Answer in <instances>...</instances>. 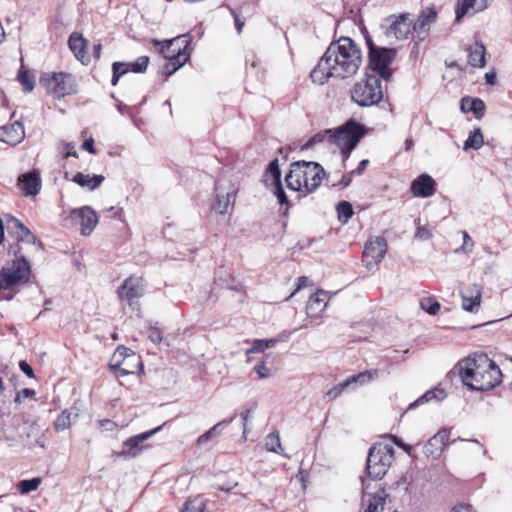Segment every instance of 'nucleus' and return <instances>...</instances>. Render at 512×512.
I'll return each instance as SVG.
<instances>
[{"instance_id":"nucleus-1","label":"nucleus","mask_w":512,"mask_h":512,"mask_svg":"<svg viewBox=\"0 0 512 512\" xmlns=\"http://www.w3.org/2000/svg\"><path fill=\"white\" fill-rule=\"evenodd\" d=\"M361 63L358 45L349 37H341L329 45L310 77L314 83L323 85L330 77L344 79L355 75Z\"/></svg>"},{"instance_id":"nucleus-2","label":"nucleus","mask_w":512,"mask_h":512,"mask_svg":"<svg viewBox=\"0 0 512 512\" xmlns=\"http://www.w3.org/2000/svg\"><path fill=\"white\" fill-rule=\"evenodd\" d=\"M459 375L463 384L475 391L493 389L502 381L500 368L485 354L468 357L460 362Z\"/></svg>"},{"instance_id":"nucleus-3","label":"nucleus","mask_w":512,"mask_h":512,"mask_svg":"<svg viewBox=\"0 0 512 512\" xmlns=\"http://www.w3.org/2000/svg\"><path fill=\"white\" fill-rule=\"evenodd\" d=\"M363 135L364 130L361 125L354 121H348L335 130L326 129L315 134L308 141L307 145L311 146L316 143L325 142L329 146L339 148L344 158L347 159L349 153L356 147Z\"/></svg>"},{"instance_id":"nucleus-4","label":"nucleus","mask_w":512,"mask_h":512,"mask_svg":"<svg viewBox=\"0 0 512 512\" xmlns=\"http://www.w3.org/2000/svg\"><path fill=\"white\" fill-rule=\"evenodd\" d=\"M323 175L324 170L318 163L296 161L290 165L285 182L287 187L293 191L310 193L321 185Z\"/></svg>"},{"instance_id":"nucleus-5","label":"nucleus","mask_w":512,"mask_h":512,"mask_svg":"<svg viewBox=\"0 0 512 512\" xmlns=\"http://www.w3.org/2000/svg\"><path fill=\"white\" fill-rule=\"evenodd\" d=\"M154 43L157 45L162 44L161 51L166 58V63L162 68V73L167 77L181 68L190 57L188 52L190 38L188 35L178 36L174 39L165 40L163 42L155 40Z\"/></svg>"},{"instance_id":"nucleus-6","label":"nucleus","mask_w":512,"mask_h":512,"mask_svg":"<svg viewBox=\"0 0 512 512\" xmlns=\"http://www.w3.org/2000/svg\"><path fill=\"white\" fill-rule=\"evenodd\" d=\"M351 97L361 107H370L378 104L383 98L381 78L378 75L367 74L364 79L354 85Z\"/></svg>"},{"instance_id":"nucleus-7","label":"nucleus","mask_w":512,"mask_h":512,"mask_svg":"<svg viewBox=\"0 0 512 512\" xmlns=\"http://www.w3.org/2000/svg\"><path fill=\"white\" fill-rule=\"evenodd\" d=\"M40 84L55 98L75 94L78 88L75 77L66 72L44 73L40 77Z\"/></svg>"},{"instance_id":"nucleus-8","label":"nucleus","mask_w":512,"mask_h":512,"mask_svg":"<svg viewBox=\"0 0 512 512\" xmlns=\"http://www.w3.org/2000/svg\"><path fill=\"white\" fill-rule=\"evenodd\" d=\"M394 458V450L387 444H377L370 448L367 457V472L373 480L381 479L388 471Z\"/></svg>"},{"instance_id":"nucleus-9","label":"nucleus","mask_w":512,"mask_h":512,"mask_svg":"<svg viewBox=\"0 0 512 512\" xmlns=\"http://www.w3.org/2000/svg\"><path fill=\"white\" fill-rule=\"evenodd\" d=\"M369 48V66L378 73V76L385 81H389L392 77V70L389 68L390 64L396 56V50L392 48H380L367 39Z\"/></svg>"},{"instance_id":"nucleus-10","label":"nucleus","mask_w":512,"mask_h":512,"mask_svg":"<svg viewBox=\"0 0 512 512\" xmlns=\"http://www.w3.org/2000/svg\"><path fill=\"white\" fill-rule=\"evenodd\" d=\"M30 265L25 258H18L0 271V292L24 284L29 280Z\"/></svg>"},{"instance_id":"nucleus-11","label":"nucleus","mask_w":512,"mask_h":512,"mask_svg":"<svg viewBox=\"0 0 512 512\" xmlns=\"http://www.w3.org/2000/svg\"><path fill=\"white\" fill-rule=\"evenodd\" d=\"M238 187L226 178H219L215 183V200L212 203V210L224 215L233 209Z\"/></svg>"},{"instance_id":"nucleus-12","label":"nucleus","mask_w":512,"mask_h":512,"mask_svg":"<svg viewBox=\"0 0 512 512\" xmlns=\"http://www.w3.org/2000/svg\"><path fill=\"white\" fill-rule=\"evenodd\" d=\"M383 28L388 38L393 37L398 40L407 39L414 33L412 19L408 13L389 16L385 19Z\"/></svg>"},{"instance_id":"nucleus-13","label":"nucleus","mask_w":512,"mask_h":512,"mask_svg":"<svg viewBox=\"0 0 512 512\" xmlns=\"http://www.w3.org/2000/svg\"><path fill=\"white\" fill-rule=\"evenodd\" d=\"M387 241L382 236L369 238L363 250V262L368 269L375 268L385 257L387 252Z\"/></svg>"},{"instance_id":"nucleus-14","label":"nucleus","mask_w":512,"mask_h":512,"mask_svg":"<svg viewBox=\"0 0 512 512\" xmlns=\"http://www.w3.org/2000/svg\"><path fill=\"white\" fill-rule=\"evenodd\" d=\"M162 427L163 425H160L152 430L128 438L123 443V449L120 452V456L124 458H134L140 455L144 449L150 447L149 445H145L144 442L158 433Z\"/></svg>"},{"instance_id":"nucleus-15","label":"nucleus","mask_w":512,"mask_h":512,"mask_svg":"<svg viewBox=\"0 0 512 512\" xmlns=\"http://www.w3.org/2000/svg\"><path fill=\"white\" fill-rule=\"evenodd\" d=\"M438 13L435 7H426L420 11L416 20H412L413 31L419 40H424L436 22Z\"/></svg>"},{"instance_id":"nucleus-16","label":"nucleus","mask_w":512,"mask_h":512,"mask_svg":"<svg viewBox=\"0 0 512 512\" xmlns=\"http://www.w3.org/2000/svg\"><path fill=\"white\" fill-rule=\"evenodd\" d=\"M143 294L144 283L140 277L127 278L118 289L119 298L128 301L130 305L134 299L140 298Z\"/></svg>"},{"instance_id":"nucleus-17","label":"nucleus","mask_w":512,"mask_h":512,"mask_svg":"<svg viewBox=\"0 0 512 512\" xmlns=\"http://www.w3.org/2000/svg\"><path fill=\"white\" fill-rule=\"evenodd\" d=\"M462 308L471 313L479 311L482 299V287L478 284L468 285L461 292Z\"/></svg>"},{"instance_id":"nucleus-18","label":"nucleus","mask_w":512,"mask_h":512,"mask_svg":"<svg viewBox=\"0 0 512 512\" xmlns=\"http://www.w3.org/2000/svg\"><path fill=\"white\" fill-rule=\"evenodd\" d=\"M386 493L383 489L378 488L375 493L368 492V486L363 489L362 504L366 506L364 512H382L385 502Z\"/></svg>"},{"instance_id":"nucleus-19","label":"nucleus","mask_w":512,"mask_h":512,"mask_svg":"<svg viewBox=\"0 0 512 512\" xmlns=\"http://www.w3.org/2000/svg\"><path fill=\"white\" fill-rule=\"evenodd\" d=\"M449 440V432L445 429L440 430L431 437L424 446V454L428 458L437 459Z\"/></svg>"},{"instance_id":"nucleus-20","label":"nucleus","mask_w":512,"mask_h":512,"mask_svg":"<svg viewBox=\"0 0 512 512\" xmlns=\"http://www.w3.org/2000/svg\"><path fill=\"white\" fill-rule=\"evenodd\" d=\"M18 186L25 196H35L41 188V179L37 171L22 174L18 178Z\"/></svg>"},{"instance_id":"nucleus-21","label":"nucleus","mask_w":512,"mask_h":512,"mask_svg":"<svg viewBox=\"0 0 512 512\" xmlns=\"http://www.w3.org/2000/svg\"><path fill=\"white\" fill-rule=\"evenodd\" d=\"M24 137V126L19 121H15L11 125L3 126L0 128V140L9 145L19 144L22 142Z\"/></svg>"},{"instance_id":"nucleus-22","label":"nucleus","mask_w":512,"mask_h":512,"mask_svg":"<svg viewBox=\"0 0 512 512\" xmlns=\"http://www.w3.org/2000/svg\"><path fill=\"white\" fill-rule=\"evenodd\" d=\"M489 0H458L455 8L456 20L460 21L465 15H474L488 7Z\"/></svg>"},{"instance_id":"nucleus-23","label":"nucleus","mask_w":512,"mask_h":512,"mask_svg":"<svg viewBox=\"0 0 512 512\" xmlns=\"http://www.w3.org/2000/svg\"><path fill=\"white\" fill-rule=\"evenodd\" d=\"M414 196L427 198L435 193V181L428 174L418 176L411 184Z\"/></svg>"},{"instance_id":"nucleus-24","label":"nucleus","mask_w":512,"mask_h":512,"mask_svg":"<svg viewBox=\"0 0 512 512\" xmlns=\"http://www.w3.org/2000/svg\"><path fill=\"white\" fill-rule=\"evenodd\" d=\"M329 296L324 290H318L312 295L306 305V313L308 317L315 318L320 316L326 309Z\"/></svg>"},{"instance_id":"nucleus-25","label":"nucleus","mask_w":512,"mask_h":512,"mask_svg":"<svg viewBox=\"0 0 512 512\" xmlns=\"http://www.w3.org/2000/svg\"><path fill=\"white\" fill-rule=\"evenodd\" d=\"M73 213L81 220V233L83 235L91 234L98 223L96 212L92 208L85 206L78 210H74Z\"/></svg>"},{"instance_id":"nucleus-26","label":"nucleus","mask_w":512,"mask_h":512,"mask_svg":"<svg viewBox=\"0 0 512 512\" xmlns=\"http://www.w3.org/2000/svg\"><path fill=\"white\" fill-rule=\"evenodd\" d=\"M142 369L143 364L141 357L134 352L133 354H130L124 362L120 363L119 367H117L113 372L116 377H121L129 374H135Z\"/></svg>"},{"instance_id":"nucleus-27","label":"nucleus","mask_w":512,"mask_h":512,"mask_svg":"<svg viewBox=\"0 0 512 512\" xmlns=\"http://www.w3.org/2000/svg\"><path fill=\"white\" fill-rule=\"evenodd\" d=\"M68 44L71 51L79 61L85 63L88 60L86 51L87 41L81 34L76 32L72 33L69 37Z\"/></svg>"},{"instance_id":"nucleus-28","label":"nucleus","mask_w":512,"mask_h":512,"mask_svg":"<svg viewBox=\"0 0 512 512\" xmlns=\"http://www.w3.org/2000/svg\"><path fill=\"white\" fill-rule=\"evenodd\" d=\"M486 49L482 42H475L468 48V63L473 67H484Z\"/></svg>"},{"instance_id":"nucleus-29","label":"nucleus","mask_w":512,"mask_h":512,"mask_svg":"<svg viewBox=\"0 0 512 512\" xmlns=\"http://www.w3.org/2000/svg\"><path fill=\"white\" fill-rule=\"evenodd\" d=\"M79 410L76 407H71L70 409L64 410L57 417L54 428L57 431H63L68 429L73 422L78 418Z\"/></svg>"},{"instance_id":"nucleus-30","label":"nucleus","mask_w":512,"mask_h":512,"mask_svg":"<svg viewBox=\"0 0 512 512\" xmlns=\"http://www.w3.org/2000/svg\"><path fill=\"white\" fill-rule=\"evenodd\" d=\"M104 179L102 175L90 176L89 174L78 172L74 175L72 180L81 187H88L90 190H94L102 184Z\"/></svg>"},{"instance_id":"nucleus-31","label":"nucleus","mask_w":512,"mask_h":512,"mask_svg":"<svg viewBox=\"0 0 512 512\" xmlns=\"http://www.w3.org/2000/svg\"><path fill=\"white\" fill-rule=\"evenodd\" d=\"M264 182L267 187H273L277 183H281V171L278 165V159H274L268 165L264 175Z\"/></svg>"},{"instance_id":"nucleus-32","label":"nucleus","mask_w":512,"mask_h":512,"mask_svg":"<svg viewBox=\"0 0 512 512\" xmlns=\"http://www.w3.org/2000/svg\"><path fill=\"white\" fill-rule=\"evenodd\" d=\"M234 420V416L231 417L230 419H227V420H223L221 422H218L216 425H214L213 427H211L208 431H206L204 434H202L198 439H197V443L198 445H203L205 444L206 442H208L209 440H211L215 435L219 434L222 427L225 426V425H228L229 423H231L232 421Z\"/></svg>"},{"instance_id":"nucleus-33","label":"nucleus","mask_w":512,"mask_h":512,"mask_svg":"<svg viewBox=\"0 0 512 512\" xmlns=\"http://www.w3.org/2000/svg\"><path fill=\"white\" fill-rule=\"evenodd\" d=\"M445 397V393L442 389H435L427 391L420 398H418L415 402L409 405V409H414L423 403H427L433 399L442 400Z\"/></svg>"},{"instance_id":"nucleus-34","label":"nucleus","mask_w":512,"mask_h":512,"mask_svg":"<svg viewBox=\"0 0 512 512\" xmlns=\"http://www.w3.org/2000/svg\"><path fill=\"white\" fill-rule=\"evenodd\" d=\"M378 377V370H366L364 372L358 373L356 375H352L347 378L345 381L348 383V386L352 383L365 384L375 378Z\"/></svg>"},{"instance_id":"nucleus-35","label":"nucleus","mask_w":512,"mask_h":512,"mask_svg":"<svg viewBox=\"0 0 512 512\" xmlns=\"http://www.w3.org/2000/svg\"><path fill=\"white\" fill-rule=\"evenodd\" d=\"M133 353L134 352L132 350H130L126 347H123V346L118 347L110 360V363H109L110 369L112 371H114L117 367H119L120 363L124 362L126 360V358L130 354H133Z\"/></svg>"},{"instance_id":"nucleus-36","label":"nucleus","mask_w":512,"mask_h":512,"mask_svg":"<svg viewBox=\"0 0 512 512\" xmlns=\"http://www.w3.org/2000/svg\"><path fill=\"white\" fill-rule=\"evenodd\" d=\"M483 135L479 129L474 130L464 142V150L475 149L478 150L483 145Z\"/></svg>"},{"instance_id":"nucleus-37","label":"nucleus","mask_w":512,"mask_h":512,"mask_svg":"<svg viewBox=\"0 0 512 512\" xmlns=\"http://www.w3.org/2000/svg\"><path fill=\"white\" fill-rule=\"evenodd\" d=\"M338 219L342 223H347L353 215L352 205L347 201H342L336 206Z\"/></svg>"},{"instance_id":"nucleus-38","label":"nucleus","mask_w":512,"mask_h":512,"mask_svg":"<svg viewBox=\"0 0 512 512\" xmlns=\"http://www.w3.org/2000/svg\"><path fill=\"white\" fill-rule=\"evenodd\" d=\"M265 447L269 452L280 453L282 447L278 432H272L267 435L265 438Z\"/></svg>"},{"instance_id":"nucleus-39","label":"nucleus","mask_w":512,"mask_h":512,"mask_svg":"<svg viewBox=\"0 0 512 512\" xmlns=\"http://www.w3.org/2000/svg\"><path fill=\"white\" fill-rule=\"evenodd\" d=\"M466 104H469L468 111H473L476 116H481L485 110V104L481 99H467L462 102V109H465Z\"/></svg>"},{"instance_id":"nucleus-40","label":"nucleus","mask_w":512,"mask_h":512,"mask_svg":"<svg viewBox=\"0 0 512 512\" xmlns=\"http://www.w3.org/2000/svg\"><path fill=\"white\" fill-rule=\"evenodd\" d=\"M13 222L15 224V227L19 229L17 236L18 240L27 243H34L35 236L31 233V231L27 227H25L19 220L14 219Z\"/></svg>"},{"instance_id":"nucleus-41","label":"nucleus","mask_w":512,"mask_h":512,"mask_svg":"<svg viewBox=\"0 0 512 512\" xmlns=\"http://www.w3.org/2000/svg\"><path fill=\"white\" fill-rule=\"evenodd\" d=\"M421 308L430 315H436L440 310L439 302L432 298H425L420 302Z\"/></svg>"},{"instance_id":"nucleus-42","label":"nucleus","mask_w":512,"mask_h":512,"mask_svg":"<svg viewBox=\"0 0 512 512\" xmlns=\"http://www.w3.org/2000/svg\"><path fill=\"white\" fill-rule=\"evenodd\" d=\"M41 483V479L40 478H33V479H29V480H22L19 482L18 484V488H19V491L22 493V494H27L31 491H34L38 488V486L40 485Z\"/></svg>"},{"instance_id":"nucleus-43","label":"nucleus","mask_w":512,"mask_h":512,"mask_svg":"<svg viewBox=\"0 0 512 512\" xmlns=\"http://www.w3.org/2000/svg\"><path fill=\"white\" fill-rule=\"evenodd\" d=\"M18 80L21 83V85L23 86L24 91L30 92V91L33 90V88H34V80L28 74V72H26V71L20 72L18 74Z\"/></svg>"},{"instance_id":"nucleus-44","label":"nucleus","mask_w":512,"mask_h":512,"mask_svg":"<svg viewBox=\"0 0 512 512\" xmlns=\"http://www.w3.org/2000/svg\"><path fill=\"white\" fill-rule=\"evenodd\" d=\"M148 63L149 58L147 56H141L134 63L130 64V69L132 72L141 73L147 69Z\"/></svg>"},{"instance_id":"nucleus-45","label":"nucleus","mask_w":512,"mask_h":512,"mask_svg":"<svg viewBox=\"0 0 512 512\" xmlns=\"http://www.w3.org/2000/svg\"><path fill=\"white\" fill-rule=\"evenodd\" d=\"M254 371L257 373L260 379L269 378L273 375L271 368L266 366L265 361H260L258 364H256Z\"/></svg>"},{"instance_id":"nucleus-46","label":"nucleus","mask_w":512,"mask_h":512,"mask_svg":"<svg viewBox=\"0 0 512 512\" xmlns=\"http://www.w3.org/2000/svg\"><path fill=\"white\" fill-rule=\"evenodd\" d=\"M273 194L276 196L278 202L283 205L288 203V198L282 187V183H277L273 187H270Z\"/></svg>"},{"instance_id":"nucleus-47","label":"nucleus","mask_w":512,"mask_h":512,"mask_svg":"<svg viewBox=\"0 0 512 512\" xmlns=\"http://www.w3.org/2000/svg\"><path fill=\"white\" fill-rule=\"evenodd\" d=\"M267 348H266V343L264 341V339H255L253 342H252V346L246 351L247 354H253V353H261L263 351H265Z\"/></svg>"},{"instance_id":"nucleus-48","label":"nucleus","mask_w":512,"mask_h":512,"mask_svg":"<svg viewBox=\"0 0 512 512\" xmlns=\"http://www.w3.org/2000/svg\"><path fill=\"white\" fill-rule=\"evenodd\" d=\"M348 387V383H346V381H343L342 383L334 386L333 388H331L327 393H326V397H328L329 399H335L337 398L341 393L342 391Z\"/></svg>"},{"instance_id":"nucleus-49","label":"nucleus","mask_w":512,"mask_h":512,"mask_svg":"<svg viewBox=\"0 0 512 512\" xmlns=\"http://www.w3.org/2000/svg\"><path fill=\"white\" fill-rule=\"evenodd\" d=\"M126 66V63H123V62H114L113 65H112V68H113V76H112V79H111V84L113 86L117 85L118 81H119V78L121 77L120 76V69L125 67Z\"/></svg>"},{"instance_id":"nucleus-50","label":"nucleus","mask_w":512,"mask_h":512,"mask_svg":"<svg viewBox=\"0 0 512 512\" xmlns=\"http://www.w3.org/2000/svg\"><path fill=\"white\" fill-rule=\"evenodd\" d=\"M289 337H290L289 333L283 332L277 338L264 339V341L266 343V348L267 349L272 348L280 341H287L289 339Z\"/></svg>"},{"instance_id":"nucleus-51","label":"nucleus","mask_w":512,"mask_h":512,"mask_svg":"<svg viewBox=\"0 0 512 512\" xmlns=\"http://www.w3.org/2000/svg\"><path fill=\"white\" fill-rule=\"evenodd\" d=\"M148 338L151 342L159 344L162 341L161 331L156 327L149 328Z\"/></svg>"},{"instance_id":"nucleus-52","label":"nucleus","mask_w":512,"mask_h":512,"mask_svg":"<svg viewBox=\"0 0 512 512\" xmlns=\"http://www.w3.org/2000/svg\"><path fill=\"white\" fill-rule=\"evenodd\" d=\"M203 510H204V505L202 502H200L198 504V506H195V501H187L181 512H185V511L203 512Z\"/></svg>"},{"instance_id":"nucleus-53","label":"nucleus","mask_w":512,"mask_h":512,"mask_svg":"<svg viewBox=\"0 0 512 512\" xmlns=\"http://www.w3.org/2000/svg\"><path fill=\"white\" fill-rule=\"evenodd\" d=\"M35 394V391L29 388H24L19 391L15 397V402L21 403L23 398H30Z\"/></svg>"},{"instance_id":"nucleus-54","label":"nucleus","mask_w":512,"mask_h":512,"mask_svg":"<svg viewBox=\"0 0 512 512\" xmlns=\"http://www.w3.org/2000/svg\"><path fill=\"white\" fill-rule=\"evenodd\" d=\"M393 442L403 449L408 455L412 456L413 447L411 445L405 444L402 440L398 439L396 436H392Z\"/></svg>"},{"instance_id":"nucleus-55","label":"nucleus","mask_w":512,"mask_h":512,"mask_svg":"<svg viewBox=\"0 0 512 512\" xmlns=\"http://www.w3.org/2000/svg\"><path fill=\"white\" fill-rule=\"evenodd\" d=\"M415 237L419 240H427L431 237V233L427 228L418 226Z\"/></svg>"},{"instance_id":"nucleus-56","label":"nucleus","mask_w":512,"mask_h":512,"mask_svg":"<svg viewBox=\"0 0 512 512\" xmlns=\"http://www.w3.org/2000/svg\"><path fill=\"white\" fill-rule=\"evenodd\" d=\"M19 368L29 378H33L34 377L33 368L26 361H20Z\"/></svg>"},{"instance_id":"nucleus-57","label":"nucleus","mask_w":512,"mask_h":512,"mask_svg":"<svg viewBox=\"0 0 512 512\" xmlns=\"http://www.w3.org/2000/svg\"><path fill=\"white\" fill-rule=\"evenodd\" d=\"M230 13L233 15L235 20V28L238 33L242 31V28L244 27V21L240 19L239 15L236 13V11L232 8H229Z\"/></svg>"},{"instance_id":"nucleus-58","label":"nucleus","mask_w":512,"mask_h":512,"mask_svg":"<svg viewBox=\"0 0 512 512\" xmlns=\"http://www.w3.org/2000/svg\"><path fill=\"white\" fill-rule=\"evenodd\" d=\"M450 512H477V511L469 504H459V505L454 506Z\"/></svg>"},{"instance_id":"nucleus-59","label":"nucleus","mask_w":512,"mask_h":512,"mask_svg":"<svg viewBox=\"0 0 512 512\" xmlns=\"http://www.w3.org/2000/svg\"><path fill=\"white\" fill-rule=\"evenodd\" d=\"M250 410H246L241 413V419L243 421V437L245 438L247 433H249L250 429L247 426V421L249 418Z\"/></svg>"},{"instance_id":"nucleus-60","label":"nucleus","mask_w":512,"mask_h":512,"mask_svg":"<svg viewBox=\"0 0 512 512\" xmlns=\"http://www.w3.org/2000/svg\"><path fill=\"white\" fill-rule=\"evenodd\" d=\"M82 148L92 154L96 152L92 138L85 140L82 144Z\"/></svg>"},{"instance_id":"nucleus-61","label":"nucleus","mask_w":512,"mask_h":512,"mask_svg":"<svg viewBox=\"0 0 512 512\" xmlns=\"http://www.w3.org/2000/svg\"><path fill=\"white\" fill-rule=\"evenodd\" d=\"M368 163H369V161L367 159H364V160L360 161L358 167L355 170H353L351 172V174H353V175L354 174H356V175L362 174L363 171L366 169Z\"/></svg>"},{"instance_id":"nucleus-62","label":"nucleus","mask_w":512,"mask_h":512,"mask_svg":"<svg viewBox=\"0 0 512 512\" xmlns=\"http://www.w3.org/2000/svg\"><path fill=\"white\" fill-rule=\"evenodd\" d=\"M307 282H308V278L307 277H305V276L299 277L298 278V286L295 289V291L290 295V297H292L298 290H300L301 288L305 287L307 285Z\"/></svg>"},{"instance_id":"nucleus-63","label":"nucleus","mask_w":512,"mask_h":512,"mask_svg":"<svg viewBox=\"0 0 512 512\" xmlns=\"http://www.w3.org/2000/svg\"><path fill=\"white\" fill-rule=\"evenodd\" d=\"M99 425L101 428H103L105 430H112L115 424L111 420L106 419V420H101L99 422Z\"/></svg>"},{"instance_id":"nucleus-64","label":"nucleus","mask_w":512,"mask_h":512,"mask_svg":"<svg viewBox=\"0 0 512 512\" xmlns=\"http://www.w3.org/2000/svg\"><path fill=\"white\" fill-rule=\"evenodd\" d=\"M485 79H486V82L489 83V84H495V75L494 74H490V73H487L485 75Z\"/></svg>"}]
</instances>
